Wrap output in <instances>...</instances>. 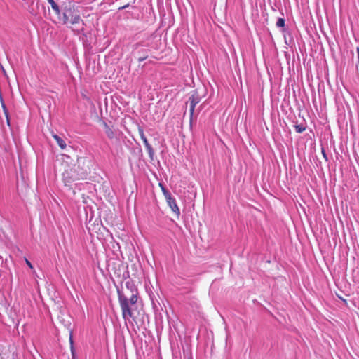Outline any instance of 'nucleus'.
<instances>
[{"instance_id":"obj_1","label":"nucleus","mask_w":359,"mask_h":359,"mask_svg":"<svg viewBox=\"0 0 359 359\" xmlns=\"http://www.w3.org/2000/svg\"><path fill=\"white\" fill-rule=\"evenodd\" d=\"M118 298L122 311V316L125 320L133 317L132 306L137 301V292L132 293L128 299L121 290H118Z\"/></svg>"},{"instance_id":"obj_2","label":"nucleus","mask_w":359,"mask_h":359,"mask_svg":"<svg viewBox=\"0 0 359 359\" xmlns=\"http://www.w3.org/2000/svg\"><path fill=\"white\" fill-rule=\"evenodd\" d=\"M62 180L65 185H68L69 184L79 180V177L76 174L74 169L70 168L69 170H66L62 173Z\"/></svg>"},{"instance_id":"obj_3","label":"nucleus","mask_w":359,"mask_h":359,"mask_svg":"<svg viewBox=\"0 0 359 359\" xmlns=\"http://www.w3.org/2000/svg\"><path fill=\"white\" fill-rule=\"evenodd\" d=\"M138 131H139V134H140V138H141V140H142V142L144 143V147H145V148H146V149H147V151L148 152V154H149V156L150 159L153 160L154 159V151L152 147L149 143V142L147 140V138L146 137V136L144 135L143 129L141 128H139Z\"/></svg>"},{"instance_id":"obj_4","label":"nucleus","mask_w":359,"mask_h":359,"mask_svg":"<svg viewBox=\"0 0 359 359\" xmlns=\"http://www.w3.org/2000/svg\"><path fill=\"white\" fill-rule=\"evenodd\" d=\"M189 101L190 102V116L191 118L193 116L195 107L197 104H198L201 101V97L198 95L197 92H194L189 98Z\"/></svg>"},{"instance_id":"obj_5","label":"nucleus","mask_w":359,"mask_h":359,"mask_svg":"<svg viewBox=\"0 0 359 359\" xmlns=\"http://www.w3.org/2000/svg\"><path fill=\"white\" fill-rule=\"evenodd\" d=\"M69 23H71L72 25H79L80 23H81L82 26L78 28L77 31L79 32V30L83 29V26L84 25V23L83 20L81 18L79 14L76 13L73 10L72 13L69 14Z\"/></svg>"},{"instance_id":"obj_6","label":"nucleus","mask_w":359,"mask_h":359,"mask_svg":"<svg viewBox=\"0 0 359 359\" xmlns=\"http://www.w3.org/2000/svg\"><path fill=\"white\" fill-rule=\"evenodd\" d=\"M103 125L104 127V132L108 138L111 140L118 139V133L115 129L113 128V127L108 125L106 122H104Z\"/></svg>"},{"instance_id":"obj_7","label":"nucleus","mask_w":359,"mask_h":359,"mask_svg":"<svg viewBox=\"0 0 359 359\" xmlns=\"http://www.w3.org/2000/svg\"><path fill=\"white\" fill-rule=\"evenodd\" d=\"M166 201L170 208H171V210H172V212L179 215L180 214V210L177 206L175 198L172 195L168 196Z\"/></svg>"},{"instance_id":"obj_8","label":"nucleus","mask_w":359,"mask_h":359,"mask_svg":"<svg viewBox=\"0 0 359 359\" xmlns=\"http://www.w3.org/2000/svg\"><path fill=\"white\" fill-rule=\"evenodd\" d=\"M53 137L57 142L58 146L60 147L61 149H65L66 148L67 144L65 141L63 139H62L59 135L53 134Z\"/></svg>"},{"instance_id":"obj_9","label":"nucleus","mask_w":359,"mask_h":359,"mask_svg":"<svg viewBox=\"0 0 359 359\" xmlns=\"http://www.w3.org/2000/svg\"><path fill=\"white\" fill-rule=\"evenodd\" d=\"M72 13V10L71 8L66 10L63 14L62 17L60 18L62 21L63 24H67L69 22V14Z\"/></svg>"},{"instance_id":"obj_10","label":"nucleus","mask_w":359,"mask_h":359,"mask_svg":"<svg viewBox=\"0 0 359 359\" xmlns=\"http://www.w3.org/2000/svg\"><path fill=\"white\" fill-rule=\"evenodd\" d=\"M48 2L50 4L52 9L54 11L56 15H60V9L59 6L56 4L54 0H47Z\"/></svg>"},{"instance_id":"obj_11","label":"nucleus","mask_w":359,"mask_h":359,"mask_svg":"<svg viewBox=\"0 0 359 359\" xmlns=\"http://www.w3.org/2000/svg\"><path fill=\"white\" fill-rule=\"evenodd\" d=\"M126 288L131 292H137V288L132 280H128L125 283Z\"/></svg>"},{"instance_id":"obj_12","label":"nucleus","mask_w":359,"mask_h":359,"mask_svg":"<svg viewBox=\"0 0 359 359\" xmlns=\"http://www.w3.org/2000/svg\"><path fill=\"white\" fill-rule=\"evenodd\" d=\"M276 26L278 27L283 28V32H284L285 31V19L284 18H278L277 22H276Z\"/></svg>"},{"instance_id":"obj_13","label":"nucleus","mask_w":359,"mask_h":359,"mask_svg":"<svg viewBox=\"0 0 359 359\" xmlns=\"http://www.w3.org/2000/svg\"><path fill=\"white\" fill-rule=\"evenodd\" d=\"M294 128L296 132L298 133H302L306 130V127L302 124L295 125Z\"/></svg>"},{"instance_id":"obj_14","label":"nucleus","mask_w":359,"mask_h":359,"mask_svg":"<svg viewBox=\"0 0 359 359\" xmlns=\"http://www.w3.org/2000/svg\"><path fill=\"white\" fill-rule=\"evenodd\" d=\"M143 52H144L143 55L138 58V61L140 62H143L148 57V50H144Z\"/></svg>"},{"instance_id":"obj_15","label":"nucleus","mask_w":359,"mask_h":359,"mask_svg":"<svg viewBox=\"0 0 359 359\" xmlns=\"http://www.w3.org/2000/svg\"><path fill=\"white\" fill-rule=\"evenodd\" d=\"M159 184L161 187L162 191H163L165 198H167L168 196H171V194L163 186H162L161 183Z\"/></svg>"},{"instance_id":"obj_16","label":"nucleus","mask_w":359,"mask_h":359,"mask_svg":"<svg viewBox=\"0 0 359 359\" xmlns=\"http://www.w3.org/2000/svg\"><path fill=\"white\" fill-rule=\"evenodd\" d=\"M69 343H70V345H71V351L73 353V350H74L73 344H74V342H73V339H72V330L70 331Z\"/></svg>"},{"instance_id":"obj_17","label":"nucleus","mask_w":359,"mask_h":359,"mask_svg":"<svg viewBox=\"0 0 359 359\" xmlns=\"http://www.w3.org/2000/svg\"><path fill=\"white\" fill-rule=\"evenodd\" d=\"M2 107H3V109L6 114V118H7V122H8V124H9V120H8V112H7V110H6V105L2 102Z\"/></svg>"},{"instance_id":"obj_18","label":"nucleus","mask_w":359,"mask_h":359,"mask_svg":"<svg viewBox=\"0 0 359 359\" xmlns=\"http://www.w3.org/2000/svg\"><path fill=\"white\" fill-rule=\"evenodd\" d=\"M25 262L27 264V265L30 268V269H33V266L32 264V263L27 259L25 258Z\"/></svg>"},{"instance_id":"obj_19","label":"nucleus","mask_w":359,"mask_h":359,"mask_svg":"<svg viewBox=\"0 0 359 359\" xmlns=\"http://www.w3.org/2000/svg\"><path fill=\"white\" fill-rule=\"evenodd\" d=\"M322 154H323V156L324 157V158L327 161V155H326V153H325V151L324 149H322Z\"/></svg>"},{"instance_id":"obj_20","label":"nucleus","mask_w":359,"mask_h":359,"mask_svg":"<svg viewBox=\"0 0 359 359\" xmlns=\"http://www.w3.org/2000/svg\"><path fill=\"white\" fill-rule=\"evenodd\" d=\"M356 52L358 53V62H359V47L356 48Z\"/></svg>"},{"instance_id":"obj_21","label":"nucleus","mask_w":359,"mask_h":359,"mask_svg":"<svg viewBox=\"0 0 359 359\" xmlns=\"http://www.w3.org/2000/svg\"><path fill=\"white\" fill-rule=\"evenodd\" d=\"M127 6H123L121 8H126Z\"/></svg>"}]
</instances>
